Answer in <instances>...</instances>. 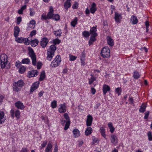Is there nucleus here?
<instances>
[{
	"instance_id": "f257e3e1",
	"label": "nucleus",
	"mask_w": 152,
	"mask_h": 152,
	"mask_svg": "<svg viewBox=\"0 0 152 152\" xmlns=\"http://www.w3.org/2000/svg\"><path fill=\"white\" fill-rule=\"evenodd\" d=\"M0 65L2 69H8L10 67V63L7 60V56L4 54H1L0 56Z\"/></svg>"
},
{
	"instance_id": "f03ea898",
	"label": "nucleus",
	"mask_w": 152,
	"mask_h": 152,
	"mask_svg": "<svg viewBox=\"0 0 152 152\" xmlns=\"http://www.w3.org/2000/svg\"><path fill=\"white\" fill-rule=\"evenodd\" d=\"M56 47L55 45H52L50 47L47 51V59L49 61H51L54 55V52L56 49Z\"/></svg>"
},
{
	"instance_id": "7ed1b4c3",
	"label": "nucleus",
	"mask_w": 152,
	"mask_h": 152,
	"mask_svg": "<svg viewBox=\"0 0 152 152\" xmlns=\"http://www.w3.org/2000/svg\"><path fill=\"white\" fill-rule=\"evenodd\" d=\"M24 84L23 81L21 79L19 80L17 82H15L13 86V90L17 92L20 91L24 86Z\"/></svg>"
},
{
	"instance_id": "20e7f679",
	"label": "nucleus",
	"mask_w": 152,
	"mask_h": 152,
	"mask_svg": "<svg viewBox=\"0 0 152 152\" xmlns=\"http://www.w3.org/2000/svg\"><path fill=\"white\" fill-rule=\"evenodd\" d=\"M28 54L32 59V64L33 65L35 66L37 63L36 57L34 51L30 47L28 48Z\"/></svg>"
},
{
	"instance_id": "39448f33",
	"label": "nucleus",
	"mask_w": 152,
	"mask_h": 152,
	"mask_svg": "<svg viewBox=\"0 0 152 152\" xmlns=\"http://www.w3.org/2000/svg\"><path fill=\"white\" fill-rule=\"evenodd\" d=\"M101 56L104 58H108L110 56V50L108 47H104L101 50Z\"/></svg>"
},
{
	"instance_id": "423d86ee",
	"label": "nucleus",
	"mask_w": 152,
	"mask_h": 152,
	"mask_svg": "<svg viewBox=\"0 0 152 152\" xmlns=\"http://www.w3.org/2000/svg\"><path fill=\"white\" fill-rule=\"evenodd\" d=\"M61 57L59 55H57L53 61L51 62L50 66L55 67L59 66L61 62Z\"/></svg>"
},
{
	"instance_id": "0eeeda50",
	"label": "nucleus",
	"mask_w": 152,
	"mask_h": 152,
	"mask_svg": "<svg viewBox=\"0 0 152 152\" xmlns=\"http://www.w3.org/2000/svg\"><path fill=\"white\" fill-rule=\"evenodd\" d=\"M64 118L66 120V124H65V126L64 128V129L65 130H67L69 128L70 124V119L68 114L67 113H65L64 115Z\"/></svg>"
},
{
	"instance_id": "6e6552de",
	"label": "nucleus",
	"mask_w": 152,
	"mask_h": 152,
	"mask_svg": "<svg viewBox=\"0 0 152 152\" xmlns=\"http://www.w3.org/2000/svg\"><path fill=\"white\" fill-rule=\"evenodd\" d=\"M16 41L19 43H24L26 45H28L30 44L28 38L23 37L18 38L16 40Z\"/></svg>"
},
{
	"instance_id": "1a4fd4ad",
	"label": "nucleus",
	"mask_w": 152,
	"mask_h": 152,
	"mask_svg": "<svg viewBox=\"0 0 152 152\" xmlns=\"http://www.w3.org/2000/svg\"><path fill=\"white\" fill-rule=\"evenodd\" d=\"M93 119V117L91 115H87L86 122V124L87 126H90L91 125Z\"/></svg>"
},
{
	"instance_id": "9d476101",
	"label": "nucleus",
	"mask_w": 152,
	"mask_h": 152,
	"mask_svg": "<svg viewBox=\"0 0 152 152\" xmlns=\"http://www.w3.org/2000/svg\"><path fill=\"white\" fill-rule=\"evenodd\" d=\"M97 36V33H95L94 34H92V35H91L88 42V45L89 46L93 44V42L96 41V39L95 38V37H96Z\"/></svg>"
},
{
	"instance_id": "9b49d317",
	"label": "nucleus",
	"mask_w": 152,
	"mask_h": 152,
	"mask_svg": "<svg viewBox=\"0 0 152 152\" xmlns=\"http://www.w3.org/2000/svg\"><path fill=\"white\" fill-rule=\"evenodd\" d=\"M110 140L111 142L114 145H116L118 142L117 137L115 134H112L111 136Z\"/></svg>"
},
{
	"instance_id": "f8f14e48",
	"label": "nucleus",
	"mask_w": 152,
	"mask_h": 152,
	"mask_svg": "<svg viewBox=\"0 0 152 152\" xmlns=\"http://www.w3.org/2000/svg\"><path fill=\"white\" fill-rule=\"evenodd\" d=\"M114 19L115 22L117 23H120L122 19V15L117 12H115Z\"/></svg>"
},
{
	"instance_id": "ddd939ff",
	"label": "nucleus",
	"mask_w": 152,
	"mask_h": 152,
	"mask_svg": "<svg viewBox=\"0 0 152 152\" xmlns=\"http://www.w3.org/2000/svg\"><path fill=\"white\" fill-rule=\"evenodd\" d=\"M38 71L37 70H32L28 72V77L30 78L35 77L37 75Z\"/></svg>"
},
{
	"instance_id": "4468645a",
	"label": "nucleus",
	"mask_w": 152,
	"mask_h": 152,
	"mask_svg": "<svg viewBox=\"0 0 152 152\" xmlns=\"http://www.w3.org/2000/svg\"><path fill=\"white\" fill-rule=\"evenodd\" d=\"M48 42V39L44 38L42 39L40 43L42 47L44 48L46 46Z\"/></svg>"
},
{
	"instance_id": "2eb2a0df",
	"label": "nucleus",
	"mask_w": 152,
	"mask_h": 152,
	"mask_svg": "<svg viewBox=\"0 0 152 152\" xmlns=\"http://www.w3.org/2000/svg\"><path fill=\"white\" fill-rule=\"evenodd\" d=\"M39 83L38 82H35L31 87L30 91L33 92L39 87Z\"/></svg>"
},
{
	"instance_id": "dca6fc26",
	"label": "nucleus",
	"mask_w": 152,
	"mask_h": 152,
	"mask_svg": "<svg viewBox=\"0 0 152 152\" xmlns=\"http://www.w3.org/2000/svg\"><path fill=\"white\" fill-rule=\"evenodd\" d=\"M59 112L61 113H65L66 111V106L65 104H60V106L58 108Z\"/></svg>"
},
{
	"instance_id": "f3484780",
	"label": "nucleus",
	"mask_w": 152,
	"mask_h": 152,
	"mask_svg": "<svg viewBox=\"0 0 152 152\" xmlns=\"http://www.w3.org/2000/svg\"><path fill=\"white\" fill-rule=\"evenodd\" d=\"M53 8L52 6L50 7L49 9V12L48 13L47 15L48 17V19H52L53 17Z\"/></svg>"
},
{
	"instance_id": "a211bd4d",
	"label": "nucleus",
	"mask_w": 152,
	"mask_h": 152,
	"mask_svg": "<svg viewBox=\"0 0 152 152\" xmlns=\"http://www.w3.org/2000/svg\"><path fill=\"white\" fill-rule=\"evenodd\" d=\"M110 88L109 86L106 84L104 85L102 88L104 95H105L107 91H110Z\"/></svg>"
},
{
	"instance_id": "6ab92c4d",
	"label": "nucleus",
	"mask_w": 152,
	"mask_h": 152,
	"mask_svg": "<svg viewBox=\"0 0 152 152\" xmlns=\"http://www.w3.org/2000/svg\"><path fill=\"white\" fill-rule=\"evenodd\" d=\"M15 106L21 110H23L24 108L25 107L22 103L20 101H18L15 104Z\"/></svg>"
},
{
	"instance_id": "aec40b11",
	"label": "nucleus",
	"mask_w": 152,
	"mask_h": 152,
	"mask_svg": "<svg viewBox=\"0 0 152 152\" xmlns=\"http://www.w3.org/2000/svg\"><path fill=\"white\" fill-rule=\"evenodd\" d=\"M14 35L15 38H17L19 35L20 29L18 26H16L14 28Z\"/></svg>"
},
{
	"instance_id": "412c9836",
	"label": "nucleus",
	"mask_w": 152,
	"mask_h": 152,
	"mask_svg": "<svg viewBox=\"0 0 152 152\" xmlns=\"http://www.w3.org/2000/svg\"><path fill=\"white\" fill-rule=\"evenodd\" d=\"M53 145L51 143L49 142L47 145L46 148L45 150V152H52Z\"/></svg>"
},
{
	"instance_id": "4be33fe9",
	"label": "nucleus",
	"mask_w": 152,
	"mask_h": 152,
	"mask_svg": "<svg viewBox=\"0 0 152 152\" xmlns=\"http://www.w3.org/2000/svg\"><path fill=\"white\" fill-rule=\"evenodd\" d=\"M72 133L75 138L78 137L80 135V132L77 129H74L72 131Z\"/></svg>"
},
{
	"instance_id": "5701e85b",
	"label": "nucleus",
	"mask_w": 152,
	"mask_h": 152,
	"mask_svg": "<svg viewBox=\"0 0 152 152\" xmlns=\"http://www.w3.org/2000/svg\"><path fill=\"white\" fill-rule=\"evenodd\" d=\"M92 131L93 129L92 128L89 126H88V127L86 129L85 131V134L86 136H88L92 133Z\"/></svg>"
},
{
	"instance_id": "b1692460",
	"label": "nucleus",
	"mask_w": 152,
	"mask_h": 152,
	"mask_svg": "<svg viewBox=\"0 0 152 152\" xmlns=\"http://www.w3.org/2000/svg\"><path fill=\"white\" fill-rule=\"evenodd\" d=\"M130 21L132 23V24H135L138 23V20L136 17L132 15L130 19Z\"/></svg>"
},
{
	"instance_id": "393cba45",
	"label": "nucleus",
	"mask_w": 152,
	"mask_h": 152,
	"mask_svg": "<svg viewBox=\"0 0 152 152\" xmlns=\"http://www.w3.org/2000/svg\"><path fill=\"white\" fill-rule=\"evenodd\" d=\"M96 10V4L94 3H93L91 5V7L90 9V12L91 13L94 14Z\"/></svg>"
},
{
	"instance_id": "a878e982",
	"label": "nucleus",
	"mask_w": 152,
	"mask_h": 152,
	"mask_svg": "<svg viewBox=\"0 0 152 152\" xmlns=\"http://www.w3.org/2000/svg\"><path fill=\"white\" fill-rule=\"evenodd\" d=\"M61 29H59L57 31H54L53 34L57 37H59L61 35Z\"/></svg>"
},
{
	"instance_id": "bb28decb",
	"label": "nucleus",
	"mask_w": 152,
	"mask_h": 152,
	"mask_svg": "<svg viewBox=\"0 0 152 152\" xmlns=\"http://www.w3.org/2000/svg\"><path fill=\"white\" fill-rule=\"evenodd\" d=\"M39 43V41L37 39L31 41V45L32 47H35Z\"/></svg>"
},
{
	"instance_id": "cd10ccee",
	"label": "nucleus",
	"mask_w": 152,
	"mask_h": 152,
	"mask_svg": "<svg viewBox=\"0 0 152 152\" xmlns=\"http://www.w3.org/2000/svg\"><path fill=\"white\" fill-rule=\"evenodd\" d=\"M4 115V114L3 112L0 113V124L3 123L5 121V120L3 119Z\"/></svg>"
},
{
	"instance_id": "c85d7f7f",
	"label": "nucleus",
	"mask_w": 152,
	"mask_h": 152,
	"mask_svg": "<svg viewBox=\"0 0 152 152\" xmlns=\"http://www.w3.org/2000/svg\"><path fill=\"white\" fill-rule=\"evenodd\" d=\"M107 42L108 44L111 46H112L114 45V43L113 40L109 37H107Z\"/></svg>"
},
{
	"instance_id": "c756f323",
	"label": "nucleus",
	"mask_w": 152,
	"mask_h": 152,
	"mask_svg": "<svg viewBox=\"0 0 152 152\" xmlns=\"http://www.w3.org/2000/svg\"><path fill=\"white\" fill-rule=\"evenodd\" d=\"M133 76L134 79H137L140 78V75L138 72L135 71L133 72Z\"/></svg>"
},
{
	"instance_id": "7c9ffc66",
	"label": "nucleus",
	"mask_w": 152,
	"mask_h": 152,
	"mask_svg": "<svg viewBox=\"0 0 152 152\" xmlns=\"http://www.w3.org/2000/svg\"><path fill=\"white\" fill-rule=\"evenodd\" d=\"M100 133L101 134V135L105 139H106V134L105 132V130L104 128L103 127H100Z\"/></svg>"
},
{
	"instance_id": "2f4dec72",
	"label": "nucleus",
	"mask_w": 152,
	"mask_h": 152,
	"mask_svg": "<svg viewBox=\"0 0 152 152\" xmlns=\"http://www.w3.org/2000/svg\"><path fill=\"white\" fill-rule=\"evenodd\" d=\"M45 77V72L44 71H42L40 74V77L39 78V80L40 81H42Z\"/></svg>"
},
{
	"instance_id": "473e14b6",
	"label": "nucleus",
	"mask_w": 152,
	"mask_h": 152,
	"mask_svg": "<svg viewBox=\"0 0 152 152\" xmlns=\"http://www.w3.org/2000/svg\"><path fill=\"white\" fill-rule=\"evenodd\" d=\"M36 22L35 20H32L30 21V23L29 24V27L30 28H34L35 27V24Z\"/></svg>"
},
{
	"instance_id": "72a5a7b5",
	"label": "nucleus",
	"mask_w": 152,
	"mask_h": 152,
	"mask_svg": "<svg viewBox=\"0 0 152 152\" xmlns=\"http://www.w3.org/2000/svg\"><path fill=\"white\" fill-rule=\"evenodd\" d=\"M146 108V105L144 104H142L139 110V112L140 113H144L145 111Z\"/></svg>"
},
{
	"instance_id": "f704fd0d",
	"label": "nucleus",
	"mask_w": 152,
	"mask_h": 152,
	"mask_svg": "<svg viewBox=\"0 0 152 152\" xmlns=\"http://www.w3.org/2000/svg\"><path fill=\"white\" fill-rule=\"evenodd\" d=\"M77 17H75L71 23V25L73 27H75L77 23Z\"/></svg>"
},
{
	"instance_id": "c9c22d12",
	"label": "nucleus",
	"mask_w": 152,
	"mask_h": 152,
	"mask_svg": "<svg viewBox=\"0 0 152 152\" xmlns=\"http://www.w3.org/2000/svg\"><path fill=\"white\" fill-rule=\"evenodd\" d=\"M96 31L97 30L96 27L95 26H93L91 28L90 31V33L91 35L95 33H96Z\"/></svg>"
},
{
	"instance_id": "e433bc0d",
	"label": "nucleus",
	"mask_w": 152,
	"mask_h": 152,
	"mask_svg": "<svg viewBox=\"0 0 152 152\" xmlns=\"http://www.w3.org/2000/svg\"><path fill=\"white\" fill-rule=\"evenodd\" d=\"M71 5V4L70 2L69 1H66L64 3V8L67 10L70 7Z\"/></svg>"
},
{
	"instance_id": "4c0bfd02",
	"label": "nucleus",
	"mask_w": 152,
	"mask_h": 152,
	"mask_svg": "<svg viewBox=\"0 0 152 152\" xmlns=\"http://www.w3.org/2000/svg\"><path fill=\"white\" fill-rule=\"evenodd\" d=\"M26 68L23 66L20 67L19 70V72L21 74L23 73L26 70Z\"/></svg>"
},
{
	"instance_id": "58836bf2",
	"label": "nucleus",
	"mask_w": 152,
	"mask_h": 152,
	"mask_svg": "<svg viewBox=\"0 0 152 152\" xmlns=\"http://www.w3.org/2000/svg\"><path fill=\"white\" fill-rule=\"evenodd\" d=\"M30 62V59L28 58H23L21 61V63L23 64H28Z\"/></svg>"
},
{
	"instance_id": "ea45409f",
	"label": "nucleus",
	"mask_w": 152,
	"mask_h": 152,
	"mask_svg": "<svg viewBox=\"0 0 152 152\" xmlns=\"http://www.w3.org/2000/svg\"><path fill=\"white\" fill-rule=\"evenodd\" d=\"M83 36L85 37H88L90 35V33L87 31H84L82 33Z\"/></svg>"
},
{
	"instance_id": "a19ab883",
	"label": "nucleus",
	"mask_w": 152,
	"mask_h": 152,
	"mask_svg": "<svg viewBox=\"0 0 152 152\" xmlns=\"http://www.w3.org/2000/svg\"><path fill=\"white\" fill-rule=\"evenodd\" d=\"M51 106L53 109L56 107L57 106V101L55 100L52 101L51 103Z\"/></svg>"
},
{
	"instance_id": "79ce46f5",
	"label": "nucleus",
	"mask_w": 152,
	"mask_h": 152,
	"mask_svg": "<svg viewBox=\"0 0 152 152\" xmlns=\"http://www.w3.org/2000/svg\"><path fill=\"white\" fill-rule=\"evenodd\" d=\"M60 18V17L59 15L58 14H54L52 19L55 20L56 21H58L59 20Z\"/></svg>"
},
{
	"instance_id": "37998d69",
	"label": "nucleus",
	"mask_w": 152,
	"mask_h": 152,
	"mask_svg": "<svg viewBox=\"0 0 152 152\" xmlns=\"http://www.w3.org/2000/svg\"><path fill=\"white\" fill-rule=\"evenodd\" d=\"M53 45H55L56 46L57 44H59L61 42V40L58 39H56L53 40Z\"/></svg>"
},
{
	"instance_id": "c03bdc74",
	"label": "nucleus",
	"mask_w": 152,
	"mask_h": 152,
	"mask_svg": "<svg viewBox=\"0 0 152 152\" xmlns=\"http://www.w3.org/2000/svg\"><path fill=\"white\" fill-rule=\"evenodd\" d=\"M91 77L89 80V84L90 85L93 82L96 80V78L91 75Z\"/></svg>"
},
{
	"instance_id": "a18cd8bd",
	"label": "nucleus",
	"mask_w": 152,
	"mask_h": 152,
	"mask_svg": "<svg viewBox=\"0 0 152 152\" xmlns=\"http://www.w3.org/2000/svg\"><path fill=\"white\" fill-rule=\"evenodd\" d=\"M147 136L148 137V139L150 141H152V134L151 131H149L147 133Z\"/></svg>"
},
{
	"instance_id": "49530a36",
	"label": "nucleus",
	"mask_w": 152,
	"mask_h": 152,
	"mask_svg": "<svg viewBox=\"0 0 152 152\" xmlns=\"http://www.w3.org/2000/svg\"><path fill=\"white\" fill-rule=\"evenodd\" d=\"M20 112L18 110H16L15 113V115L16 118L18 119H19L20 118Z\"/></svg>"
},
{
	"instance_id": "de8ad7c7",
	"label": "nucleus",
	"mask_w": 152,
	"mask_h": 152,
	"mask_svg": "<svg viewBox=\"0 0 152 152\" xmlns=\"http://www.w3.org/2000/svg\"><path fill=\"white\" fill-rule=\"evenodd\" d=\"M29 10L30 15L31 16H33L35 13L34 9L32 8H30Z\"/></svg>"
},
{
	"instance_id": "09e8293b",
	"label": "nucleus",
	"mask_w": 152,
	"mask_h": 152,
	"mask_svg": "<svg viewBox=\"0 0 152 152\" xmlns=\"http://www.w3.org/2000/svg\"><path fill=\"white\" fill-rule=\"evenodd\" d=\"M47 144V141H45L43 142L41 144L40 146L41 148L42 149L45 148Z\"/></svg>"
},
{
	"instance_id": "8fccbe9b",
	"label": "nucleus",
	"mask_w": 152,
	"mask_h": 152,
	"mask_svg": "<svg viewBox=\"0 0 152 152\" xmlns=\"http://www.w3.org/2000/svg\"><path fill=\"white\" fill-rule=\"evenodd\" d=\"M17 24H19L22 21V18L21 17H19L17 19Z\"/></svg>"
},
{
	"instance_id": "3c124183",
	"label": "nucleus",
	"mask_w": 152,
	"mask_h": 152,
	"mask_svg": "<svg viewBox=\"0 0 152 152\" xmlns=\"http://www.w3.org/2000/svg\"><path fill=\"white\" fill-rule=\"evenodd\" d=\"M77 57L72 55L69 56V60L70 61H74L76 60Z\"/></svg>"
},
{
	"instance_id": "603ef678",
	"label": "nucleus",
	"mask_w": 152,
	"mask_h": 152,
	"mask_svg": "<svg viewBox=\"0 0 152 152\" xmlns=\"http://www.w3.org/2000/svg\"><path fill=\"white\" fill-rule=\"evenodd\" d=\"M115 92L118 94V95H120L121 92V88L119 87L116 88L115 89Z\"/></svg>"
},
{
	"instance_id": "864d4df0",
	"label": "nucleus",
	"mask_w": 152,
	"mask_h": 152,
	"mask_svg": "<svg viewBox=\"0 0 152 152\" xmlns=\"http://www.w3.org/2000/svg\"><path fill=\"white\" fill-rule=\"evenodd\" d=\"M37 33V31L36 30H33L31 31L30 34V36L32 37L33 36L36 35Z\"/></svg>"
},
{
	"instance_id": "5fc2aeb1",
	"label": "nucleus",
	"mask_w": 152,
	"mask_h": 152,
	"mask_svg": "<svg viewBox=\"0 0 152 152\" xmlns=\"http://www.w3.org/2000/svg\"><path fill=\"white\" fill-rule=\"evenodd\" d=\"M78 3L77 2H75V4L72 5V8L74 9H77L78 8Z\"/></svg>"
},
{
	"instance_id": "6e6d98bb",
	"label": "nucleus",
	"mask_w": 152,
	"mask_h": 152,
	"mask_svg": "<svg viewBox=\"0 0 152 152\" xmlns=\"http://www.w3.org/2000/svg\"><path fill=\"white\" fill-rule=\"evenodd\" d=\"M42 63L40 61H38L37 63V67L38 69H40L42 66Z\"/></svg>"
},
{
	"instance_id": "4d7b16f0",
	"label": "nucleus",
	"mask_w": 152,
	"mask_h": 152,
	"mask_svg": "<svg viewBox=\"0 0 152 152\" xmlns=\"http://www.w3.org/2000/svg\"><path fill=\"white\" fill-rule=\"evenodd\" d=\"M145 115L144 116V118L145 119H147L148 118V117L149 116V111H147L145 113Z\"/></svg>"
},
{
	"instance_id": "13d9d810",
	"label": "nucleus",
	"mask_w": 152,
	"mask_h": 152,
	"mask_svg": "<svg viewBox=\"0 0 152 152\" xmlns=\"http://www.w3.org/2000/svg\"><path fill=\"white\" fill-rule=\"evenodd\" d=\"M86 56V54L85 52L83 51L81 53V58L82 59H85V57Z\"/></svg>"
},
{
	"instance_id": "bf43d9fd",
	"label": "nucleus",
	"mask_w": 152,
	"mask_h": 152,
	"mask_svg": "<svg viewBox=\"0 0 152 152\" xmlns=\"http://www.w3.org/2000/svg\"><path fill=\"white\" fill-rule=\"evenodd\" d=\"M21 63H22L21 62H20L19 61H17L15 64L16 67L18 68H19L21 65Z\"/></svg>"
},
{
	"instance_id": "052dcab7",
	"label": "nucleus",
	"mask_w": 152,
	"mask_h": 152,
	"mask_svg": "<svg viewBox=\"0 0 152 152\" xmlns=\"http://www.w3.org/2000/svg\"><path fill=\"white\" fill-rule=\"evenodd\" d=\"M14 113L15 112L12 109L10 110V115L12 117L14 118Z\"/></svg>"
},
{
	"instance_id": "680f3d73",
	"label": "nucleus",
	"mask_w": 152,
	"mask_h": 152,
	"mask_svg": "<svg viewBox=\"0 0 152 152\" xmlns=\"http://www.w3.org/2000/svg\"><path fill=\"white\" fill-rule=\"evenodd\" d=\"M129 103L131 104H134V100L132 97H130L129 98Z\"/></svg>"
},
{
	"instance_id": "e2e57ef3",
	"label": "nucleus",
	"mask_w": 152,
	"mask_h": 152,
	"mask_svg": "<svg viewBox=\"0 0 152 152\" xmlns=\"http://www.w3.org/2000/svg\"><path fill=\"white\" fill-rule=\"evenodd\" d=\"M91 93L93 94H94L96 92V90L93 87L91 88Z\"/></svg>"
},
{
	"instance_id": "0e129e2a",
	"label": "nucleus",
	"mask_w": 152,
	"mask_h": 152,
	"mask_svg": "<svg viewBox=\"0 0 152 152\" xmlns=\"http://www.w3.org/2000/svg\"><path fill=\"white\" fill-rule=\"evenodd\" d=\"M43 19L44 20L48 19V17L47 15L46 16L45 15H42L41 16V19Z\"/></svg>"
},
{
	"instance_id": "69168bd1",
	"label": "nucleus",
	"mask_w": 152,
	"mask_h": 152,
	"mask_svg": "<svg viewBox=\"0 0 152 152\" xmlns=\"http://www.w3.org/2000/svg\"><path fill=\"white\" fill-rule=\"evenodd\" d=\"M28 149L27 148H23L20 152H27Z\"/></svg>"
},
{
	"instance_id": "338daca9",
	"label": "nucleus",
	"mask_w": 152,
	"mask_h": 152,
	"mask_svg": "<svg viewBox=\"0 0 152 152\" xmlns=\"http://www.w3.org/2000/svg\"><path fill=\"white\" fill-rule=\"evenodd\" d=\"M85 13L87 15V16H88L90 13V11L88 8H87L86 10Z\"/></svg>"
},
{
	"instance_id": "774afa93",
	"label": "nucleus",
	"mask_w": 152,
	"mask_h": 152,
	"mask_svg": "<svg viewBox=\"0 0 152 152\" xmlns=\"http://www.w3.org/2000/svg\"><path fill=\"white\" fill-rule=\"evenodd\" d=\"M145 26L146 27V28H148L150 26L149 22L148 21H146L145 22Z\"/></svg>"
}]
</instances>
